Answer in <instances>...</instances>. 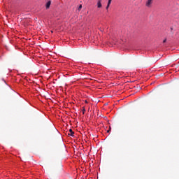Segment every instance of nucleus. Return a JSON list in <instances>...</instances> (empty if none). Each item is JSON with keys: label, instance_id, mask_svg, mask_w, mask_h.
Masks as SVG:
<instances>
[{"label": "nucleus", "instance_id": "1", "mask_svg": "<svg viewBox=\"0 0 179 179\" xmlns=\"http://www.w3.org/2000/svg\"><path fill=\"white\" fill-rule=\"evenodd\" d=\"M152 2H153V0H148L145 3L146 6H148L149 8L150 6V5H152Z\"/></svg>", "mask_w": 179, "mask_h": 179}, {"label": "nucleus", "instance_id": "2", "mask_svg": "<svg viewBox=\"0 0 179 179\" xmlns=\"http://www.w3.org/2000/svg\"><path fill=\"white\" fill-rule=\"evenodd\" d=\"M50 6H51V1H49L46 3V5H45L46 9H50Z\"/></svg>", "mask_w": 179, "mask_h": 179}, {"label": "nucleus", "instance_id": "3", "mask_svg": "<svg viewBox=\"0 0 179 179\" xmlns=\"http://www.w3.org/2000/svg\"><path fill=\"white\" fill-rule=\"evenodd\" d=\"M69 132H70V133H69L68 135H70V136H73V135H75V132H73V131L72 130V129H69Z\"/></svg>", "mask_w": 179, "mask_h": 179}, {"label": "nucleus", "instance_id": "4", "mask_svg": "<svg viewBox=\"0 0 179 179\" xmlns=\"http://www.w3.org/2000/svg\"><path fill=\"white\" fill-rule=\"evenodd\" d=\"M97 7L98 8H101V0H98Z\"/></svg>", "mask_w": 179, "mask_h": 179}, {"label": "nucleus", "instance_id": "5", "mask_svg": "<svg viewBox=\"0 0 179 179\" xmlns=\"http://www.w3.org/2000/svg\"><path fill=\"white\" fill-rule=\"evenodd\" d=\"M111 1H113V0H108V5L106 6V9H108V8H110V5H111Z\"/></svg>", "mask_w": 179, "mask_h": 179}, {"label": "nucleus", "instance_id": "6", "mask_svg": "<svg viewBox=\"0 0 179 179\" xmlns=\"http://www.w3.org/2000/svg\"><path fill=\"white\" fill-rule=\"evenodd\" d=\"M80 9H82V5H80V6L78 7V10H80Z\"/></svg>", "mask_w": 179, "mask_h": 179}, {"label": "nucleus", "instance_id": "7", "mask_svg": "<svg viewBox=\"0 0 179 179\" xmlns=\"http://www.w3.org/2000/svg\"><path fill=\"white\" fill-rule=\"evenodd\" d=\"M85 111H86V110H85V108H83V114H85Z\"/></svg>", "mask_w": 179, "mask_h": 179}, {"label": "nucleus", "instance_id": "8", "mask_svg": "<svg viewBox=\"0 0 179 179\" xmlns=\"http://www.w3.org/2000/svg\"><path fill=\"white\" fill-rule=\"evenodd\" d=\"M166 41H167V39H164V40L163 41V43H166Z\"/></svg>", "mask_w": 179, "mask_h": 179}, {"label": "nucleus", "instance_id": "9", "mask_svg": "<svg viewBox=\"0 0 179 179\" xmlns=\"http://www.w3.org/2000/svg\"><path fill=\"white\" fill-rule=\"evenodd\" d=\"M110 131H111V128H110V129H108L107 132H110Z\"/></svg>", "mask_w": 179, "mask_h": 179}, {"label": "nucleus", "instance_id": "10", "mask_svg": "<svg viewBox=\"0 0 179 179\" xmlns=\"http://www.w3.org/2000/svg\"><path fill=\"white\" fill-rule=\"evenodd\" d=\"M85 103H87V101H85Z\"/></svg>", "mask_w": 179, "mask_h": 179}]
</instances>
